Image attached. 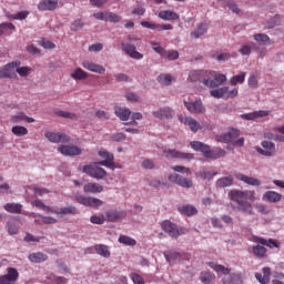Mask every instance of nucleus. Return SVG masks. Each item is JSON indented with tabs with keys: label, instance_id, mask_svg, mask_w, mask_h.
Listing matches in <instances>:
<instances>
[{
	"label": "nucleus",
	"instance_id": "1",
	"mask_svg": "<svg viewBox=\"0 0 284 284\" xmlns=\"http://www.w3.org/2000/svg\"><path fill=\"white\" fill-rule=\"evenodd\" d=\"M229 199L235 203V211L248 216H254V201H256V192L252 190L234 189L229 192Z\"/></svg>",
	"mask_w": 284,
	"mask_h": 284
},
{
	"label": "nucleus",
	"instance_id": "2",
	"mask_svg": "<svg viewBox=\"0 0 284 284\" xmlns=\"http://www.w3.org/2000/svg\"><path fill=\"white\" fill-rule=\"evenodd\" d=\"M190 145L195 152H202L205 159H212L213 161H216V159H223L224 156H227V152L225 150L221 148L212 150L210 145L200 141H192L190 142Z\"/></svg>",
	"mask_w": 284,
	"mask_h": 284
},
{
	"label": "nucleus",
	"instance_id": "3",
	"mask_svg": "<svg viewBox=\"0 0 284 284\" xmlns=\"http://www.w3.org/2000/svg\"><path fill=\"white\" fill-rule=\"evenodd\" d=\"M207 266L211 267V270H214V272L225 274L223 284H243V278L240 274L230 275V268L214 262H207Z\"/></svg>",
	"mask_w": 284,
	"mask_h": 284
},
{
	"label": "nucleus",
	"instance_id": "4",
	"mask_svg": "<svg viewBox=\"0 0 284 284\" xmlns=\"http://www.w3.org/2000/svg\"><path fill=\"white\" fill-rule=\"evenodd\" d=\"M241 131L236 129H231L227 133H223L215 136V141L219 143H233L234 145L243 146L245 143V139L240 138Z\"/></svg>",
	"mask_w": 284,
	"mask_h": 284
},
{
	"label": "nucleus",
	"instance_id": "5",
	"mask_svg": "<svg viewBox=\"0 0 284 284\" xmlns=\"http://www.w3.org/2000/svg\"><path fill=\"white\" fill-rule=\"evenodd\" d=\"M225 81H227L225 74L216 73V71H207L204 85L206 88H219V85H223Z\"/></svg>",
	"mask_w": 284,
	"mask_h": 284
},
{
	"label": "nucleus",
	"instance_id": "6",
	"mask_svg": "<svg viewBox=\"0 0 284 284\" xmlns=\"http://www.w3.org/2000/svg\"><path fill=\"white\" fill-rule=\"evenodd\" d=\"M82 172L88 174V176H91V179H97L98 181L108 176V171L97 164L84 165L82 168Z\"/></svg>",
	"mask_w": 284,
	"mask_h": 284
},
{
	"label": "nucleus",
	"instance_id": "7",
	"mask_svg": "<svg viewBox=\"0 0 284 284\" xmlns=\"http://www.w3.org/2000/svg\"><path fill=\"white\" fill-rule=\"evenodd\" d=\"M169 181L170 183H174V185H179L180 187H184L185 190L194 187V181H192V179L185 178L179 173L170 174Z\"/></svg>",
	"mask_w": 284,
	"mask_h": 284
},
{
	"label": "nucleus",
	"instance_id": "8",
	"mask_svg": "<svg viewBox=\"0 0 284 284\" xmlns=\"http://www.w3.org/2000/svg\"><path fill=\"white\" fill-rule=\"evenodd\" d=\"M77 203L80 205H84L85 207H101L103 205V201L97 197L85 196V195H77L75 196Z\"/></svg>",
	"mask_w": 284,
	"mask_h": 284
},
{
	"label": "nucleus",
	"instance_id": "9",
	"mask_svg": "<svg viewBox=\"0 0 284 284\" xmlns=\"http://www.w3.org/2000/svg\"><path fill=\"white\" fill-rule=\"evenodd\" d=\"M164 156L166 159H178L180 161H192L194 159V154L184 153L176 149H169V150L164 151Z\"/></svg>",
	"mask_w": 284,
	"mask_h": 284
},
{
	"label": "nucleus",
	"instance_id": "10",
	"mask_svg": "<svg viewBox=\"0 0 284 284\" xmlns=\"http://www.w3.org/2000/svg\"><path fill=\"white\" fill-rule=\"evenodd\" d=\"M58 152L63 156H81L83 150L77 145H60Z\"/></svg>",
	"mask_w": 284,
	"mask_h": 284
},
{
	"label": "nucleus",
	"instance_id": "11",
	"mask_svg": "<svg viewBox=\"0 0 284 284\" xmlns=\"http://www.w3.org/2000/svg\"><path fill=\"white\" fill-rule=\"evenodd\" d=\"M19 281V271L14 267H9L7 274L0 276V284H16Z\"/></svg>",
	"mask_w": 284,
	"mask_h": 284
},
{
	"label": "nucleus",
	"instance_id": "12",
	"mask_svg": "<svg viewBox=\"0 0 284 284\" xmlns=\"http://www.w3.org/2000/svg\"><path fill=\"white\" fill-rule=\"evenodd\" d=\"M121 48L131 59H135L136 61H141V59H143V53L136 51V47L134 44L122 42Z\"/></svg>",
	"mask_w": 284,
	"mask_h": 284
},
{
	"label": "nucleus",
	"instance_id": "13",
	"mask_svg": "<svg viewBox=\"0 0 284 284\" xmlns=\"http://www.w3.org/2000/svg\"><path fill=\"white\" fill-rule=\"evenodd\" d=\"M184 105L191 114H205V105H203L201 100H196L194 102L184 101Z\"/></svg>",
	"mask_w": 284,
	"mask_h": 284
},
{
	"label": "nucleus",
	"instance_id": "14",
	"mask_svg": "<svg viewBox=\"0 0 284 284\" xmlns=\"http://www.w3.org/2000/svg\"><path fill=\"white\" fill-rule=\"evenodd\" d=\"M44 136L50 143H70V136L65 133L47 132Z\"/></svg>",
	"mask_w": 284,
	"mask_h": 284
},
{
	"label": "nucleus",
	"instance_id": "15",
	"mask_svg": "<svg viewBox=\"0 0 284 284\" xmlns=\"http://www.w3.org/2000/svg\"><path fill=\"white\" fill-rule=\"evenodd\" d=\"M252 242L253 243H260V245H265L266 247H270V250H274V247L278 248L281 247V243L274 239H264L261 236L253 235L252 236Z\"/></svg>",
	"mask_w": 284,
	"mask_h": 284
},
{
	"label": "nucleus",
	"instance_id": "16",
	"mask_svg": "<svg viewBox=\"0 0 284 284\" xmlns=\"http://www.w3.org/2000/svg\"><path fill=\"white\" fill-rule=\"evenodd\" d=\"M161 227L163 232H166L171 239H178V236L181 234L179 232V229H176V224L172 223L171 221H164L161 223Z\"/></svg>",
	"mask_w": 284,
	"mask_h": 284
},
{
	"label": "nucleus",
	"instance_id": "17",
	"mask_svg": "<svg viewBox=\"0 0 284 284\" xmlns=\"http://www.w3.org/2000/svg\"><path fill=\"white\" fill-rule=\"evenodd\" d=\"M262 148L257 149L258 154H263L264 156H272L274 152H276V144L274 142L270 141H263L262 142Z\"/></svg>",
	"mask_w": 284,
	"mask_h": 284
},
{
	"label": "nucleus",
	"instance_id": "18",
	"mask_svg": "<svg viewBox=\"0 0 284 284\" xmlns=\"http://www.w3.org/2000/svg\"><path fill=\"white\" fill-rule=\"evenodd\" d=\"M179 121L184 125H187L191 132H197L201 130V124H199V122L193 118H190V116L184 118L183 115H179Z\"/></svg>",
	"mask_w": 284,
	"mask_h": 284
},
{
	"label": "nucleus",
	"instance_id": "19",
	"mask_svg": "<svg viewBox=\"0 0 284 284\" xmlns=\"http://www.w3.org/2000/svg\"><path fill=\"white\" fill-rule=\"evenodd\" d=\"M59 0H42L38 3V10L41 12L57 10Z\"/></svg>",
	"mask_w": 284,
	"mask_h": 284
},
{
	"label": "nucleus",
	"instance_id": "20",
	"mask_svg": "<svg viewBox=\"0 0 284 284\" xmlns=\"http://www.w3.org/2000/svg\"><path fill=\"white\" fill-rule=\"evenodd\" d=\"M106 216V221H109V223H116V221H121V219H125V216H128V212L126 211H108L105 213Z\"/></svg>",
	"mask_w": 284,
	"mask_h": 284
},
{
	"label": "nucleus",
	"instance_id": "21",
	"mask_svg": "<svg viewBox=\"0 0 284 284\" xmlns=\"http://www.w3.org/2000/svg\"><path fill=\"white\" fill-rule=\"evenodd\" d=\"M205 79H207V71L205 70L191 71L187 78L191 83H196V81H201L203 82V85H205Z\"/></svg>",
	"mask_w": 284,
	"mask_h": 284
},
{
	"label": "nucleus",
	"instance_id": "22",
	"mask_svg": "<svg viewBox=\"0 0 284 284\" xmlns=\"http://www.w3.org/2000/svg\"><path fill=\"white\" fill-rule=\"evenodd\" d=\"M262 199L267 203H281V201L283 200V195L276 191H266L263 194Z\"/></svg>",
	"mask_w": 284,
	"mask_h": 284
},
{
	"label": "nucleus",
	"instance_id": "23",
	"mask_svg": "<svg viewBox=\"0 0 284 284\" xmlns=\"http://www.w3.org/2000/svg\"><path fill=\"white\" fill-rule=\"evenodd\" d=\"M82 68L89 70V72H95L97 74H105V68L94 62L84 61L82 62Z\"/></svg>",
	"mask_w": 284,
	"mask_h": 284
},
{
	"label": "nucleus",
	"instance_id": "24",
	"mask_svg": "<svg viewBox=\"0 0 284 284\" xmlns=\"http://www.w3.org/2000/svg\"><path fill=\"white\" fill-rule=\"evenodd\" d=\"M235 179H237V181L246 183V185H253L254 187H258L261 185V180L256 178H250L243 173H236Z\"/></svg>",
	"mask_w": 284,
	"mask_h": 284
},
{
	"label": "nucleus",
	"instance_id": "25",
	"mask_svg": "<svg viewBox=\"0 0 284 284\" xmlns=\"http://www.w3.org/2000/svg\"><path fill=\"white\" fill-rule=\"evenodd\" d=\"M83 192L85 194H101L103 192V185L94 182L84 184Z\"/></svg>",
	"mask_w": 284,
	"mask_h": 284
},
{
	"label": "nucleus",
	"instance_id": "26",
	"mask_svg": "<svg viewBox=\"0 0 284 284\" xmlns=\"http://www.w3.org/2000/svg\"><path fill=\"white\" fill-rule=\"evenodd\" d=\"M263 274L255 273V278L261 284H270V277L272 276V268L268 266L262 268Z\"/></svg>",
	"mask_w": 284,
	"mask_h": 284
},
{
	"label": "nucleus",
	"instance_id": "27",
	"mask_svg": "<svg viewBox=\"0 0 284 284\" xmlns=\"http://www.w3.org/2000/svg\"><path fill=\"white\" fill-rule=\"evenodd\" d=\"M114 114L119 118L120 121H128L132 116V111L130 109L115 106Z\"/></svg>",
	"mask_w": 284,
	"mask_h": 284
},
{
	"label": "nucleus",
	"instance_id": "28",
	"mask_svg": "<svg viewBox=\"0 0 284 284\" xmlns=\"http://www.w3.org/2000/svg\"><path fill=\"white\" fill-rule=\"evenodd\" d=\"M159 18L163 21H179V13L171 10H162L159 12Z\"/></svg>",
	"mask_w": 284,
	"mask_h": 284
},
{
	"label": "nucleus",
	"instance_id": "29",
	"mask_svg": "<svg viewBox=\"0 0 284 284\" xmlns=\"http://www.w3.org/2000/svg\"><path fill=\"white\" fill-rule=\"evenodd\" d=\"M252 254L256 258H267V248L263 244L257 243V245L252 246Z\"/></svg>",
	"mask_w": 284,
	"mask_h": 284
},
{
	"label": "nucleus",
	"instance_id": "30",
	"mask_svg": "<svg viewBox=\"0 0 284 284\" xmlns=\"http://www.w3.org/2000/svg\"><path fill=\"white\" fill-rule=\"evenodd\" d=\"M19 65H21V61H12L2 67V69H4V72L9 74L8 79H14V77H17V73H14V69L19 68Z\"/></svg>",
	"mask_w": 284,
	"mask_h": 284
},
{
	"label": "nucleus",
	"instance_id": "31",
	"mask_svg": "<svg viewBox=\"0 0 284 284\" xmlns=\"http://www.w3.org/2000/svg\"><path fill=\"white\" fill-rule=\"evenodd\" d=\"M270 111H254L252 113H245L242 115V119H245L246 121H254V119H263V116H268Z\"/></svg>",
	"mask_w": 284,
	"mask_h": 284
},
{
	"label": "nucleus",
	"instance_id": "32",
	"mask_svg": "<svg viewBox=\"0 0 284 284\" xmlns=\"http://www.w3.org/2000/svg\"><path fill=\"white\" fill-rule=\"evenodd\" d=\"M141 26L142 28H148L149 30H156V28H161V30H174L172 24H156L150 21H142Z\"/></svg>",
	"mask_w": 284,
	"mask_h": 284
},
{
	"label": "nucleus",
	"instance_id": "33",
	"mask_svg": "<svg viewBox=\"0 0 284 284\" xmlns=\"http://www.w3.org/2000/svg\"><path fill=\"white\" fill-rule=\"evenodd\" d=\"M153 116H155V119H172V109L166 106L158 111H153Z\"/></svg>",
	"mask_w": 284,
	"mask_h": 284
},
{
	"label": "nucleus",
	"instance_id": "34",
	"mask_svg": "<svg viewBox=\"0 0 284 284\" xmlns=\"http://www.w3.org/2000/svg\"><path fill=\"white\" fill-rule=\"evenodd\" d=\"M200 281L203 284H212L214 283V281H216V275H214L212 272L210 271H203L200 273Z\"/></svg>",
	"mask_w": 284,
	"mask_h": 284
},
{
	"label": "nucleus",
	"instance_id": "35",
	"mask_svg": "<svg viewBox=\"0 0 284 284\" xmlns=\"http://www.w3.org/2000/svg\"><path fill=\"white\" fill-rule=\"evenodd\" d=\"M207 32V23H200L194 31L191 32L192 39H201Z\"/></svg>",
	"mask_w": 284,
	"mask_h": 284
},
{
	"label": "nucleus",
	"instance_id": "36",
	"mask_svg": "<svg viewBox=\"0 0 284 284\" xmlns=\"http://www.w3.org/2000/svg\"><path fill=\"white\" fill-rule=\"evenodd\" d=\"M70 77L73 78L74 81H85V79H88V72L83 71L81 68H77L71 72Z\"/></svg>",
	"mask_w": 284,
	"mask_h": 284
},
{
	"label": "nucleus",
	"instance_id": "37",
	"mask_svg": "<svg viewBox=\"0 0 284 284\" xmlns=\"http://www.w3.org/2000/svg\"><path fill=\"white\" fill-rule=\"evenodd\" d=\"M68 214H71V215L79 214V209L72 205L58 209V216H65Z\"/></svg>",
	"mask_w": 284,
	"mask_h": 284
},
{
	"label": "nucleus",
	"instance_id": "38",
	"mask_svg": "<svg viewBox=\"0 0 284 284\" xmlns=\"http://www.w3.org/2000/svg\"><path fill=\"white\" fill-rule=\"evenodd\" d=\"M234 185V178L232 175L220 178L216 181V187H230Z\"/></svg>",
	"mask_w": 284,
	"mask_h": 284
},
{
	"label": "nucleus",
	"instance_id": "39",
	"mask_svg": "<svg viewBox=\"0 0 284 284\" xmlns=\"http://www.w3.org/2000/svg\"><path fill=\"white\" fill-rule=\"evenodd\" d=\"M4 210L10 214H21V211L23 210V205L17 204V203H7L4 205Z\"/></svg>",
	"mask_w": 284,
	"mask_h": 284
},
{
	"label": "nucleus",
	"instance_id": "40",
	"mask_svg": "<svg viewBox=\"0 0 284 284\" xmlns=\"http://www.w3.org/2000/svg\"><path fill=\"white\" fill-rule=\"evenodd\" d=\"M47 260H48V255H45V253L38 252V253H31L29 255V261L31 263H44V261Z\"/></svg>",
	"mask_w": 284,
	"mask_h": 284
},
{
	"label": "nucleus",
	"instance_id": "41",
	"mask_svg": "<svg viewBox=\"0 0 284 284\" xmlns=\"http://www.w3.org/2000/svg\"><path fill=\"white\" fill-rule=\"evenodd\" d=\"M179 211L181 212V214H184V216H194V214H197L199 212V210L190 204L179 207Z\"/></svg>",
	"mask_w": 284,
	"mask_h": 284
},
{
	"label": "nucleus",
	"instance_id": "42",
	"mask_svg": "<svg viewBox=\"0 0 284 284\" xmlns=\"http://www.w3.org/2000/svg\"><path fill=\"white\" fill-rule=\"evenodd\" d=\"M95 252L97 254H99L100 256H103L104 258H110V248L108 247V245H103V244L95 245Z\"/></svg>",
	"mask_w": 284,
	"mask_h": 284
},
{
	"label": "nucleus",
	"instance_id": "43",
	"mask_svg": "<svg viewBox=\"0 0 284 284\" xmlns=\"http://www.w3.org/2000/svg\"><path fill=\"white\" fill-rule=\"evenodd\" d=\"M253 48H256V44L254 42H251L250 44H244L239 49L240 54L242 57H250L252 54Z\"/></svg>",
	"mask_w": 284,
	"mask_h": 284
},
{
	"label": "nucleus",
	"instance_id": "44",
	"mask_svg": "<svg viewBox=\"0 0 284 284\" xmlns=\"http://www.w3.org/2000/svg\"><path fill=\"white\" fill-rule=\"evenodd\" d=\"M119 243H121L122 245H128L129 247H134V245H136V240L128 235H120Z\"/></svg>",
	"mask_w": 284,
	"mask_h": 284
},
{
	"label": "nucleus",
	"instance_id": "45",
	"mask_svg": "<svg viewBox=\"0 0 284 284\" xmlns=\"http://www.w3.org/2000/svg\"><path fill=\"white\" fill-rule=\"evenodd\" d=\"M246 74L247 73H245V72H241L240 74L232 77L231 80H230V84L231 85H239V83L240 84L245 83Z\"/></svg>",
	"mask_w": 284,
	"mask_h": 284
},
{
	"label": "nucleus",
	"instance_id": "46",
	"mask_svg": "<svg viewBox=\"0 0 284 284\" xmlns=\"http://www.w3.org/2000/svg\"><path fill=\"white\" fill-rule=\"evenodd\" d=\"M11 132L16 136H26L28 134V128L22 125H14L12 126Z\"/></svg>",
	"mask_w": 284,
	"mask_h": 284
},
{
	"label": "nucleus",
	"instance_id": "47",
	"mask_svg": "<svg viewBox=\"0 0 284 284\" xmlns=\"http://www.w3.org/2000/svg\"><path fill=\"white\" fill-rule=\"evenodd\" d=\"M158 81H159V83H161V85H171L172 84V75H170L168 73H162L158 77Z\"/></svg>",
	"mask_w": 284,
	"mask_h": 284
},
{
	"label": "nucleus",
	"instance_id": "48",
	"mask_svg": "<svg viewBox=\"0 0 284 284\" xmlns=\"http://www.w3.org/2000/svg\"><path fill=\"white\" fill-rule=\"evenodd\" d=\"M30 14L29 11H19L16 14H11L8 16L10 19H12L13 21H23L26 19H28V16Z\"/></svg>",
	"mask_w": 284,
	"mask_h": 284
},
{
	"label": "nucleus",
	"instance_id": "49",
	"mask_svg": "<svg viewBox=\"0 0 284 284\" xmlns=\"http://www.w3.org/2000/svg\"><path fill=\"white\" fill-rule=\"evenodd\" d=\"M216 172L212 173L210 171H200L196 173V176H199L200 179H202V181H206V179L211 180L214 179V176H216Z\"/></svg>",
	"mask_w": 284,
	"mask_h": 284
},
{
	"label": "nucleus",
	"instance_id": "50",
	"mask_svg": "<svg viewBox=\"0 0 284 284\" xmlns=\"http://www.w3.org/2000/svg\"><path fill=\"white\" fill-rule=\"evenodd\" d=\"M6 30H17V27H14V24L10 23V22H3L0 24V37H3V34H6Z\"/></svg>",
	"mask_w": 284,
	"mask_h": 284
},
{
	"label": "nucleus",
	"instance_id": "51",
	"mask_svg": "<svg viewBox=\"0 0 284 284\" xmlns=\"http://www.w3.org/2000/svg\"><path fill=\"white\" fill-rule=\"evenodd\" d=\"M16 72L19 74V77H28L32 72V68L30 67H17Z\"/></svg>",
	"mask_w": 284,
	"mask_h": 284
},
{
	"label": "nucleus",
	"instance_id": "52",
	"mask_svg": "<svg viewBox=\"0 0 284 284\" xmlns=\"http://www.w3.org/2000/svg\"><path fill=\"white\" fill-rule=\"evenodd\" d=\"M225 92H227V89H215L211 91V97H213L214 99H224Z\"/></svg>",
	"mask_w": 284,
	"mask_h": 284
},
{
	"label": "nucleus",
	"instance_id": "53",
	"mask_svg": "<svg viewBox=\"0 0 284 284\" xmlns=\"http://www.w3.org/2000/svg\"><path fill=\"white\" fill-rule=\"evenodd\" d=\"M223 89H226L224 99H234L235 97H239V89L230 90V87H223Z\"/></svg>",
	"mask_w": 284,
	"mask_h": 284
},
{
	"label": "nucleus",
	"instance_id": "54",
	"mask_svg": "<svg viewBox=\"0 0 284 284\" xmlns=\"http://www.w3.org/2000/svg\"><path fill=\"white\" fill-rule=\"evenodd\" d=\"M106 21H109L110 23H121V18L119 14L108 11Z\"/></svg>",
	"mask_w": 284,
	"mask_h": 284
},
{
	"label": "nucleus",
	"instance_id": "55",
	"mask_svg": "<svg viewBox=\"0 0 284 284\" xmlns=\"http://www.w3.org/2000/svg\"><path fill=\"white\" fill-rule=\"evenodd\" d=\"M151 45H152V49L154 50V52L160 54V57H162V59H163L166 50L163 47H161V44L159 42H151Z\"/></svg>",
	"mask_w": 284,
	"mask_h": 284
},
{
	"label": "nucleus",
	"instance_id": "56",
	"mask_svg": "<svg viewBox=\"0 0 284 284\" xmlns=\"http://www.w3.org/2000/svg\"><path fill=\"white\" fill-rule=\"evenodd\" d=\"M253 39L257 43H267V41H270V36H267L265 33H256L253 36Z\"/></svg>",
	"mask_w": 284,
	"mask_h": 284
},
{
	"label": "nucleus",
	"instance_id": "57",
	"mask_svg": "<svg viewBox=\"0 0 284 284\" xmlns=\"http://www.w3.org/2000/svg\"><path fill=\"white\" fill-rule=\"evenodd\" d=\"M171 170H173V172H180L182 174H192V169L185 168L183 165H174L171 168Z\"/></svg>",
	"mask_w": 284,
	"mask_h": 284
},
{
	"label": "nucleus",
	"instance_id": "58",
	"mask_svg": "<svg viewBox=\"0 0 284 284\" xmlns=\"http://www.w3.org/2000/svg\"><path fill=\"white\" fill-rule=\"evenodd\" d=\"M163 59H168L169 61H176V59H179V51L176 50L165 51V55Z\"/></svg>",
	"mask_w": 284,
	"mask_h": 284
},
{
	"label": "nucleus",
	"instance_id": "59",
	"mask_svg": "<svg viewBox=\"0 0 284 284\" xmlns=\"http://www.w3.org/2000/svg\"><path fill=\"white\" fill-rule=\"evenodd\" d=\"M91 223H93L94 225H103L105 223V216L101 215H92L90 217Z\"/></svg>",
	"mask_w": 284,
	"mask_h": 284
},
{
	"label": "nucleus",
	"instance_id": "60",
	"mask_svg": "<svg viewBox=\"0 0 284 284\" xmlns=\"http://www.w3.org/2000/svg\"><path fill=\"white\" fill-rule=\"evenodd\" d=\"M247 85L248 88L256 90V88H258V78L256 75H250L247 80Z\"/></svg>",
	"mask_w": 284,
	"mask_h": 284
},
{
	"label": "nucleus",
	"instance_id": "61",
	"mask_svg": "<svg viewBox=\"0 0 284 284\" xmlns=\"http://www.w3.org/2000/svg\"><path fill=\"white\" fill-rule=\"evenodd\" d=\"M55 114L58 116H62V119H71V120L77 119V114L70 113L68 111H55Z\"/></svg>",
	"mask_w": 284,
	"mask_h": 284
},
{
	"label": "nucleus",
	"instance_id": "62",
	"mask_svg": "<svg viewBox=\"0 0 284 284\" xmlns=\"http://www.w3.org/2000/svg\"><path fill=\"white\" fill-rule=\"evenodd\" d=\"M255 210H257L260 214H264V215L270 214V209H267V206L263 203L255 204Z\"/></svg>",
	"mask_w": 284,
	"mask_h": 284
},
{
	"label": "nucleus",
	"instance_id": "63",
	"mask_svg": "<svg viewBox=\"0 0 284 284\" xmlns=\"http://www.w3.org/2000/svg\"><path fill=\"white\" fill-rule=\"evenodd\" d=\"M10 121L11 123H21V121H26V113L20 112L17 115H12Z\"/></svg>",
	"mask_w": 284,
	"mask_h": 284
},
{
	"label": "nucleus",
	"instance_id": "64",
	"mask_svg": "<svg viewBox=\"0 0 284 284\" xmlns=\"http://www.w3.org/2000/svg\"><path fill=\"white\" fill-rule=\"evenodd\" d=\"M94 165H103L104 168H110V170H114V161L112 160L95 162Z\"/></svg>",
	"mask_w": 284,
	"mask_h": 284
}]
</instances>
